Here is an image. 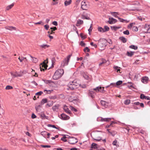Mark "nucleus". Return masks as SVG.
I'll return each mask as SVG.
<instances>
[{
    "label": "nucleus",
    "instance_id": "f257e3e1",
    "mask_svg": "<svg viewBox=\"0 0 150 150\" xmlns=\"http://www.w3.org/2000/svg\"><path fill=\"white\" fill-rule=\"evenodd\" d=\"M64 73L63 69H59L57 70L53 76V78L54 80H57L60 78Z\"/></svg>",
    "mask_w": 150,
    "mask_h": 150
},
{
    "label": "nucleus",
    "instance_id": "f03ea898",
    "mask_svg": "<svg viewBox=\"0 0 150 150\" xmlns=\"http://www.w3.org/2000/svg\"><path fill=\"white\" fill-rule=\"evenodd\" d=\"M79 86V84L76 82L75 81L71 82L68 84V89L73 90L77 88Z\"/></svg>",
    "mask_w": 150,
    "mask_h": 150
},
{
    "label": "nucleus",
    "instance_id": "7ed1b4c3",
    "mask_svg": "<svg viewBox=\"0 0 150 150\" xmlns=\"http://www.w3.org/2000/svg\"><path fill=\"white\" fill-rule=\"evenodd\" d=\"M92 138L94 140L97 141H100L101 140V138L100 137L99 134L98 132H94L91 134Z\"/></svg>",
    "mask_w": 150,
    "mask_h": 150
},
{
    "label": "nucleus",
    "instance_id": "20e7f679",
    "mask_svg": "<svg viewBox=\"0 0 150 150\" xmlns=\"http://www.w3.org/2000/svg\"><path fill=\"white\" fill-rule=\"evenodd\" d=\"M104 87L98 86L93 89V90L95 91L97 93H98L99 92H100L102 93H104L105 91L104 90Z\"/></svg>",
    "mask_w": 150,
    "mask_h": 150
},
{
    "label": "nucleus",
    "instance_id": "39448f33",
    "mask_svg": "<svg viewBox=\"0 0 150 150\" xmlns=\"http://www.w3.org/2000/svg\"><path fill=\"white\" fill-rule=\"evenodd\" d=\"M143 32L144 33H150V26L149 25L146 24L143 28Z\"/></svg>",
    "mask_w": 150,
    "mask_h": 150
},
{
    "label": "nucleus",
    "instance_id": "423d86ee",
    "mask_svg": "<svg viewBox=\"0 0 150 150\" xmlns=\"http://www.w3.org/2000/svg\"><path fill=\"white\" fill-rule=\"evenodd\" d=\"M44 81L45 83L48 84L50 87H53L55 86L54 83L51 80H44Z\"/></svg>",
    "mask_w": 150,
    "mask_h": 150
},
{
    "label": "nucleus",
    "instance_id": "0eeeda50",
    "mask_svg": "<svg viewBox=\"0 0 150 150\" xmlns=\"http://www.w3.org/2000/svg\"><path fill=\"white\" fill-rule=\"evenodd\" d=\"M69 143L71 144H74L77 142V140L74 137H72L69 138L68 139Z\"/></svg>",
    "mask_w": 150,
    "mask_h": 150
},
{
    "label": "nucleus",
    "instance_id": "6e6552de",
    "mask_svg": "<svg viewBox=\"0 0 150 150\" xmlns=\"http://www.w3.org/2000/svg\"><path fill=\"white\" fill-rule=\"evenodd\" d=\"M111 118H103L101 117H99L97 119L98 121L103 122H109L111 120Z\"/></svg>",
    "mask_w": 150,
    "mask_h": 150
},
{
    "label": "nucleus",
    "instance_id": "1a4fd4ad",
    "mask_svg": "<svg viewBox=\"0 0 150 150\" xmlns=\"http://www.w3.org/2000/svg\"><path fill=\"white\" fill-rule=\"evenodd\" d=\"M45 61H44L40 65V69L41 71H44L45 69L47 68V66Z\"/></svg>",
    "mask_w": 150,
    "mask_h": 150
},
{
    "label": "nucleus",
    "instance_id": "9d476101",
    "mask_svg": "<svg viewBox=\"0 0 150 150\" xmlns=\"http://www.w3.org/2000/svg\"><path fill=\"white\" fill-rule=\"evenodd\" d=\"M81 8L83 10H86L88 7V6L84 1H82L81 3Z\"/></svg>",
    "mask_w": 150,
    "mask_h": 150
},
{
    "label": "nucleus",
    "instance_id": "9b49d317",
    "mask_svg": "<svg viewBox=\"0 0 150 150\" xmlns=\"http://www.w3.org/2000/svg\"><path fill=\"white\" fill-rule=\"evenodd\" d=\"M117 20L113 18H109L108 21V23L110 24H112L117 22Z\"/></svg>",
    "mask_w": 150,
    "mask_h": 150
},
{
    "label": "nucleus",
    "instance_id": "f8f14e48",
    "mask_svg": "<svg viewBox=\"0 0 150 150\" xmlns=\"http://www.w3.org/2000/svg\"><path fill=\"white\" fill-rule=\"evenodd\" d=\"M149 78L147 77H144L142 78V81L144 83H146L148 81Z\"/></svg>",
    "mask_w": 150,
    "mask_h": 150
},
{
    "label": "nucleus",
    "instance_id": "ddd939ff",
    "mask_svg": "<svg viewBox=\"0 0 150 150\" xmlns=\"http://www.w3.org/2000/svg\"><path fill=\"white\" fill-rule=\"evenodd\" d=\"M88 94L89 96H90L92 98L94 97V95L96 94L95 93L91 90H89Z\"/></svg>",
    "mask_w": 150,
    "mask_h": 150
},
{
    "label": "nucleus",
    "instance_id": "4468645a",
    "mask_svg": "<svg viewBox=\"0 0 150 150\" xmlns=\"http://www.w3.org/2000/svg\"><path fill=\"white\" fill-rule=\"evenodd\" d=\"M110 14L113 16L115 18H119L117 16V15H119V13L117 12H110Z\"/></svg>",
    "mask_w": 150,
    "mask_h": 150
},
{
    "label": "nucleus",
    "instance_id": "2eb2a0df",
    "mask_svg": "<svg viewBox=\"0 0 150 150\" xmlns=\"http://www.w3.org/2000/svg\"><path fill=\"white\" fill-rule=\"evenodd\" d=\"M100 103L105 108H106L108 106V103L105 101L103 100H101L100 101Z\"/></svg>",
    "mask_w": 150,
    "mask_h": 150
},
{
    "label": "nucleus",
    "instance_id": "dca6fc26",
    "mask_svg": "<svg viewBox=\"0 0 150 150\" xmlns=\"http://www.w3.org/2000/svg\"><path fill=\"white\" fill-rule=\"evenodd\" d=\"M83 21L80 19H79L77 20L76 25L77 26H78L80 25L83 24Z\"/></svg>",
    "mask_w": 150,
    "mask_h": 150
},
{
    "label": "nucleus",
    "instance_id": "f3484780",
    "mask_svg": "<svg viewBox=\"0 0 150 150\" xmlns=\"http://www.w3.org/2000/svg\"><path fill=\"white\" fill-rule=\"evenodd\" d=\"M40 46L41 48L45 49L49 47L50 46L46 44H43L40 45Z\"/></svg>",
    "mask_w": 150,
    "mask_h": 150
},
{
    "label": "nucleus",
    "instance_id": "a211bd4d",
    "mask_svg": "<svg viewBox=\"0 0 150 150\" xmlns=\"http://www.w3.org/2000/svg\"><path fill=\"white\" fill-rule=\"evenodd\" d=\"M59 106L58 105H56L53 106L52 107V109L53 111H57L58 109Z\"/></svg>",
    "mask_w": 150,
    "mask_h": 150
},
{
    "label": "nucleus",
    "instance_id": "6ab92c4d",
    "mask_svg": "<svg viewBox=\"0 0 150 150\" xmlns=\"http://www.w3.org/2000/svg\"><path fill=\"white\" fill-rule=\"evenodd\" d=\"M118 19L121 22L128 23L129 22V21L125 20L120 18H118Z\"/></svg>",
    "mask_w": 150,
    "mask_h": 150
},
{
    "label": "nucleus",
    "instance_id": "aec40b11",
    "mask_svg": "<svg viewBox=\"0 0 150 150\" xmlns=\"http://www.w3.org/2000/svg\"><path fill=\"white\" fill-rule=\"evenodd\" d=\"M5 28L6 29L10 30H16V28L15 27L13 26L6 27H5Z\"/></svg>",
    "mask_w": 150,
    "mask_h": 150
},
{
    "label": "nucleus",
    "instance_id": "412c9836",
    "mask_svg": "<svg viewBox=\"0 0 150 150\" xmlns=\"http://www.w3.org/2000/svg\"><path fill=\"white\" fill-rule=\"evenodd\" d=\"M14 4L12 3L11 5L8 6L6 8V10H8L12 8L14 6Z\"/></svg>",
    "mask_w": 150,
    "mask_h": 150
},
{
    "label": "nucleus",
    "instance_id": "4be33fe9",
    "mask_svg": "<svg viewBox=\"0 0 150 150\" xmlns=\"http://www.w3.org/2000/svg\"><path fill=\"white\" fill-rule=\"evenodd\" d=\"M10 73L11 76L14 77H17L18 76H20V75L18 74L16 72L13 73L12 72H11Z\"/></svg>",
    "mask_w": 150,
    "mask_h": 150
},
{
    "label": "nucleus",
    "instance_id": "5701e85b",
    "mask_svg": "<svg viewBox=\"0 0 150 150\" xmlns=\"http://www.w3.org/2000/svg\"><path fill=\"white\" fill-rule=\"evenodd\" d=\"M120 27H117L116 26H113L111 27V28L112 30H114L115 31H116L118 29H119L120 28Z\"/></svg>",
    "mask_w": 150,
    "mask_h": 150
},
{
    "label": "nucleus",
    "instance_id": "b1692460",
    "mask_svg": "<svg viewBox=\"0 0 150 150\" xmlns=\"http://www.w3.org/2000/svg\"><path fill=\"white\" fill-rule=\"evenodd\" d=\"M134 53V52H127V55L129 56V57H131L132 56L133 54Z\"/></svg>",
    "mask_w": 150,
    "mask_h": 150
},
{
    "label": "nucleus",
    "instance_id": "393cba45",
    "mask_svg": "<svg viewBox=\"0 0 150 150\" xmlns=\"http://www.w3.org/2000/svg\"><path fill=\"white\" fill-rule=\"evenodd\" d=\"M98 30L99 31L102 33L105 32L104 29L100 27H99L98 28Z\"/></svg>",
    "mask_w": 150,
    "mask_h": 150
},
{
    "label": "nucleus",
    "instance_id": "a878e982",
    "mask_svg": "<svg viewBox=\"0 0 150 150\" xmlns=\"http://www.w3.org/2000/svg\"><path fill=\"white\" fill-rule=\"evenodd\" d=\"M60 118L63 120H66V115L64 114H61Z\"/></svg>",
    "mask_w": 150,
    "mask_h": 150
},
{
    "label": "nucleus",
    "instance_id": "bb28decb",
    "mask_svg": "<svg viewBox=\"0 0 150 150\" xmlns=\"http://www.w3.org/2000/svg\"><path fill=\"white\" fill-rule=\"evenodd\" d=\"M47 134V132L46 131H43L41 133V134L45 137H46Z\"/></svg>",
    "mask_w": 150,
    "mask_h": 150
},
{
    "label": "nucleus",
    "instance_id": "cd10ccee",
    "mask_svg": "<svg viewBox=\"0 0 150 150\" xmlns=\"http://www.w3.org/2000/svg\"><path fill=\"white\" fill-rule=\"evenodd\" d=\"M76 100L75 98H73L71 96L70 97L69 99V101L71 102L75 101Z\"/></svg>",
    "mask_w": 150,
    "mask_h": 150
},
{
    "label": "nucleus",
    "instance_id": "c85d7f7f",
    "mask_svg": "<svg viewBox=\"0 0 150 150\" xmlns=\"http://www.w3.org/2000/svg\"><path fill=\"white\" fill-rule=\"evenodd\" d=\"M113 68L117 70V72H119L120 73H121V72H120V67H117V66H114L113 67Z\"/></svg>",
    "mask_w": 150,
    "mask_h": 150
},
{
    "label": "nucleus",
    "instance_id": "c756f323",
    "mask_svg": "<svg viewBox=\"0 0 150 150\" xmlns=\"http://www.w3.org/2000/svg\"><path fill=\"white\" fill-rule=\"evenodd\" d=\"M120 39L124 43H125L126 42L127 40L124 37H121L120 38Z\"/></svg>",
    "mask_w": 150,
    "mask_h": 150
},
{
    "label": "nucleus",
    "instance_id": "7c9ffc66",
    "mask_svg": "<svg viewBox=\"0 0 150 150\" xmlns=\"http://www.w3.org/2000/svg\"><path fill=\"white\" fill-rule=\"evenodd\" d=\"M129 47L130 48L134 49L135 50H136L137 49V47L134 45H132L129 46Z\"/></svg>",
    "mask_w": 150,
    "mask_h": 150
},
{
    "label": "nucleus",
    "instance_id": "2f4dec72",
    "mask_svg": "<svg viewBox=\"0 0 150 150\" xmlns=\"http://www.w3.org/2000/svg\"><path fill=\"white\" fill-rule=\"evenodd\" d=\"M97 144L95 143H93L91 145V147L96 149L97 148Z\"/></svg>",
    "mask_w": 150,
    "mask_h": 150
},
{
    "label": "nucleus",
    "instance_id": "473e14b6",
    "mask_svg": "<svg viewBox=\"0 0 150 150\" xmlns=\"http://www.w3.org/2000/svg\"><path fill=\"white\" fill-rule=\"evenodd\" d=\"M81 18L83 19H86L87 20H89L90 19L89 17L83 15L81 16Z\"/></svg>",
    "mask_w": 150,
    "mask_h": 150
},
{
    "label": "nucleus",
    "instance_id": "72a5a7b5",
    "mask_svg": "<svg viewBox=\"0 0 150 150\" xmlns=\"http://www.w3.org/2000/svg\"><path fill=\"white\" fill-rule=\"evenodd\" d=\"M135 24L134 23H132L129 24L127 26V28L129 29H131L134 25Z\"/></svg>",
    "mask_w": 150,
    "mask_h": 150
},
{
    "label": "nucleus",
    "instance_id": "f704fd0d",
    "mask_svg": "<svg viewBox=\"0 0 150 150\" xmlns=\"http://www.w3.org/2000/svg\"><path fill=\"white\" fill-rule=\"evenodd\" d=\"M106 62V60L105 59H102V62L99 64V66H100L102 64H105Z\"/></svg>",
    "mask_w": 150,
    "mask_h": 150
},
{
    "label": "nucleus",
    "instance_id": "c9c22d12",
    "mask_svg": "<svg viewBox=\"0 0 150 150\" xmlns=\"http://www.w3.org/2000/svg\"><path fill=\"white\" fill-rule=\"evenodd\" d=\"M72 54H71L69 55L67 57V63L66 62V65L68 64V62L70 59L71 57Z\"/></svg>",
    "mask_w": 150,
    "mask_h": 150
},
{
    "label": "nucleus",
    "instance_id": "e433bc0d",
    "mask_svg": "<svg viewBox=\"0 0 150 150\" xmlns=\"http://www.w3.org/2000/svg\"><path fill=\"white\" fill-rule=\"evenodd\" d=\"M122 81H118L116 83V84H115V86H116V85H117V86L120 85L121 84H122Z\"/></svg>",
    "mask_w": 150,
    "mask_h": 150
},
{
    "label": "nucleus",
    "instance_id": "4c0bfd02",
    "mask_svg": "<svg viewBox=\"0 0 150 150\" xmlns=\"http://www.w3.org/2000/svg\"><path fill=\"white\" fill-rule=\"evenodd\" d=\"M104 28L105 32L108 31L109 30V27L106 25L104 26Z\"/></svg>",
    "mask_w": 150,
    "mask_h": 150
},
{
    "label": "nucleus",
    "instance_id": "58836bf2",
    "mask_svg": "<svg viewBox=\"0 0 150 150\" xmlns=\"http://www.w3.org/2000/svg\"><path fill=\"white\" fill-rule=\"evenodd\" d=\"M130 103V100H126L124 101V103L126 105H128Z\"/></svg>",
    "mask_w": 150,
    "mask_h": 150
},
{
    "label": "nucleus",
    "instance_id": "ea45409f",
    "mask_svg": "<svg viewBox=\"0 0 150 150\" xmlns=\"http://www.w3.org/2000/svg\"><path fill=\"white\" fill-rule=\"evenodd\" d=\"M71 2V0H66V6L70 5Z\"/></svg>",
    "mask_w": 150,
    "mask_h": 150
},
{
    "label": "nucleus",
    "instance_id": "a19ab883",
    "mask_svg": "<svg viewBox=\"0 0 150 150\" xmlns=\"http://www.w3.org/2000/svg\"><path fill=\"white\" fill-rule=\"evenodd\" d=\"M34 24L35 25L41 24L42 25H44V23L42 21H40L37 23H34Z\"/></svg>",
    "mask_w": 150,
    "mask_h": 150
},
{
    "label": "nucleus",
    "instance_id": "79ce46f5",
    "mask_svg": "<svg viewBox=\"0 0 150 150\" xmlns=\"http://www.w3.org/2000/svg\"><path fill=\"white\" fill-rule=\"evenodd\" d=\"M83 76L85 79H88L89 78L88 76L86 74H84L83 75Z\"/></svg>",
    "mask_w": 150,
    "mask_h": 150
},
{
    "label": "nucleus",
    "instance_id": "37998d69",
    "mask_svg": "<svg viewBox=\"0 0 150 150\" xmlns=\"http://www.w3.org/2000/svg\"><path fill=\"white\" fill-rule=\"evenodd\" d=\"M13 88L12 86H7L6 87V90L11 89Z\"/></svg>",
    "mask_w": 150,
    "mask_h": 150
},
{
    "label": "nucleus",
    "instance_id": "c03bdc74",
    "mask_svg": "<svg viewBox=\"0 0 150 150\" xmlns=\"http://www.w3.org/2000/svg\"><path fill=\"white\" fill-rule=\"evenodd\" d=\"M80 36L83 39H84L86 37V36L85 35H83L82 33H81Z\"/></svg>",
    "mask_w": 150,
    "mask_h": 150
},
{
    "label": "nucleus",
    "instance_id": "a18cd8bd",
    "mask_svg": "<svg viewBox=\"0 0 150 150\" xmlns=\"http://www.w3.org/2000/svg\"><path fill=\"white\" fill-rule=\"evenodd\" d=\"M84 51L85 52H88L90 51V49L88 47H86L84 49Z\"/></svg>",
    "mask_w": 150,
    "mask_h": 150
},
{
    "label": "nucleus",
    "instance_id": "49530a36",
    "mask_svg": "<svg viewBox=\"0 0 150 150\" xmlns=\"http://www.w3.org/2000/svg\"><path fill=\"white\" fill-rule=\"evenodd\" d=\"M123 33L124 34L127 35H129V31L127 30L125 31H124L123 32Z\"/></svg>",
    "mask_w": 150,
    "mask_h": 150
},
{
    "label": "nucleus",
    "instance_id": "de8ad7c7",
    "mask_svg": "<svg viewBox=\"0 0 150 150\" xmlns=\"http://www.w3.org/2000/svg\"><path fill=\"white\" fill-rule=\"evenodd\" d=\"M47 101V99H43L41 101V103L42 104H44V103H46Z\"/></svg>",
    "mask_w": 150,
    "mask_h": 150
},
{
    "label": "nucleus",
    "instance_id": "09e8293b",
    "mask_svg": "<svg viewBox=\"0 0 150 150\" xmlns=\"http://www.w3.org/2000/svg\"><path fill=\"white\" fill-rule=\"evenodd\" d=\"M70 108L72 111H74L75 112H76L77 111V110L74 107L71 106H70Z\"/></svg>",
    "mask_w": 150,
    "mask_h": 150
},
{
    "label": "nucleus",
    "instance_id": "8fccbe9b",
    "mask_svg": "<svg viewBox=\"0 0 150 150\" xmlns=\"http://www.w3.org/2000/svg\"><path fill=\"white\" fill-rule=\"evenodd\" d=\"M132 30L134 31H137L138 30V28L137 27H134L132 28Z\"/></svg>",
    "mask_w": 150,
    "mask_h": 150
},
{
    "label": "nucleus",
    "instance_id": "3c124183",
    "mask_svg": "<svg viewBox=\"0 0 150 150\" xmlns=\"http://www.w3.org/2000/svg\"><path fill=\"white\" fill-rule=\"evenodd\" d=\"M90 44L91 45L94 46L95 48H96L97 47V45L95 44H94L93 42H91Z\"/></svg>",
    "mask_w": 150,
    "mask_h": 150
},
{
    "label": "nucleus",
    "instance_id": "603ef678",
    "mask_svg": "<svg viewBox=\"0 0 150 150\" xmlns=\"http://www.w3.org/2000/svg\"><path fill=\"white\" fill-rule=\"evenodd\" d=\"M41 146L43 148H50L51 147V146L50 145H41Z\"/></svg>",
    "mask_w": 150,
    "mask_h": 150
},
{
    "label": "nucleus",
    "instance_id": "864d4df0",
    "mask_svg": "<svg viewBox=\"0 0 150 150\" xmlns=\"http://www.w3.org/2000/svg\"><path fill=\"white\" fill-rule=\"evenodd\" d=\"M61 140L64 142H66V135H64L63 137L61 139Z\"/></svg>",
    "mask_w": 150,
    "mask_h": 150
},
{
    "label": "nucleus",
    "instance_id": "5fc2aeb1",
    "mask_svg": "<svg viewBox=\"0 0 150 150\" xmlns=\"http://www.w3.org/2000/svg\"><path fill=\"white\" fill-rule=\"evenodd\" d=\"M146 96L144 94H142L140 95V98L142 99H144L145 98Z\"/></svg>",
    "mask_w": 150,
    "mask_h": 150
},
{
    "label": "nucleus",
    "instance_id": "6e6d98bb",
    "mask_svg": "<svg viewBox=\"0 0 150 150\" xmlns=\"http://www.w3.org/2000/svg\"><path fill=\"white\" fill-rule=\"evenodd\" d=\"M111 85L113 86H115V83H111L110 84V85H108V86H106V88H107L109 87L110 86H111Z\"/></svg>",
    "mask_w": 150,
    "mask_h": 150
},
{
    "label": "nucleus",
    "instance_id": "4d7b16f0",
    "mask_svg": "<svg viewBox=\"0 0 150 150\" xmlns=\"http://www.w3.org/2000/svg\"><path fill=\"white\" fill-rule=\"evenodd\" d=\"M66 113L69 114H71V112L69 110L68 108H66Z\"/></svg>",
    "mask_w": 150,
    "mask_h": 150
},
{
    "label": "nucleus",
    "instance_id": "13d9d810",
    "mask_svg": "<svg viewBox=\"0 0 150 150\" xmlns=\"http://www.w3.org/2000/svg\"><path fill=\"white\" fill-rule=\"evenodd\" d=\"M44 92H45V91H47L48 92H47V93H50L51 92H52V91H53V90H44Z\"/></svg>",
    "mask_w": 150,
    "mask_h": 150
},
{
    "label": "nucleus",
    "instance_id": "bf43d9fd",
    "mask_svg": "<svg viewBox=\"0 0 150 150\" xmlns=\"http://www.w3.org/2000/svg\"><path fill=\"white\" fill-rule=\"evenodd\" d=\"M45 28L46 30H48L49 28V26L48 25H44Z\"/></svg>",
    "mask_w": 150,
    "mask_h": 150
},
{
    "label": "nucleus",
    "instance_id": "052dcab7",
    "mask_svg": "<svg viewBox=\"0 0 150 150\" xmlns=\"http://www.w3.org/2000/svg\"><path fill=\"white\" fill-rule=\"evenodd\" d=\"M24 59H25L26 60H27V59H26L25 57H22L21 58V59H20V61L21 62H22L24 60Z\"/></svg>",
    "mask_w": 150,
    "mask_h": 150
},
{
    "label": "nucleus",
    "instance_id": "680f3d73",
    "mask_svg": "<svg viewBox=\"0 0 150 150\" xmlns=\"http://www.w3.org/2000/svg\"><path fill=\"white\" fill-rule=\"evenodd\" d=\"M52 24L55 26H57L58 25L57 22L56 21H54L52 23Z\"/></svg>",
    "mask_w": 150,
    "mask_h": 150
},
{
    "label": "nucleus",
    "instance_id": "e2e57ef3",
    "mask_svg": "<svg viewBox=\"0 0 150 150\" xmlns=\"http://www.w3.org/2000/svg\"><path fill=\"white\" fill-rule=\"evenodd\" d=\"M33 61L34 63H36L38 62V59L35 58H33Z\"/></svg>",
    "mask_w": 150,
    "mask_h": 150
},
{
    "label": "nucleus",
    "instance_id": "0e129e2a",
    "mask_svg": "<svg viewBox=\"0 0 150 150\" xmlns=\"http://www.w3.org/2000/svg\"><path fill=\"white\" fill-rule=\"evenodd\" d=\"M42 93H43V92L42 91H40L39 92H38L36 93L35 95H40Z\"/></svg>",
    "mask_w": 150,
    "mask_h": 150
},
{
    "label": "nucleus",
    "instance_id": "69168bd1",
    "mask_svg": "<svg viewBox=\"0 0 150 150\" xmlns=\"http://www.w3.org/2000/svg\"><path fill=\"white\" fill-rule=\"evenodd\" d=\"M50 29L52 30L53 31L57 29V28L56 27H54L53 28L51 27L50 28Z\"/></svg>",
    "mask_w": 150,
    "mask_h": 150
},
{
    "label": "nucleus",
    "instance_id": "338daca9",
    "mask_svg": "<svg viewBox=\"0 0 150 150\" xmlns=\"http://www.w3.org/2000/svg\"><path fill=\"white\" fill-rule=\"evenodd\" d=\"M31 117L33 119H34L35 118L36 116L34 113H33Z\"/></svg>",
    "mask_w": 150,
    "mask_h": 150
},
{
    "label": "nucleus",
    "instance_id": "774afa93",
    "mask_svg": "<svg viewBox=\"0 0 150 150\" xmlns=\"http://www.w3.org/2000/svg\"><path fill=\"white\" fill-rule=\"evenodd\" d=\"M80 45L82 46H84L85 45V43L84 42H83V41H81L80 42Z\"/></svg>",
    "mask_w": 150,
    "mask_h": 150
}]
</instances>
